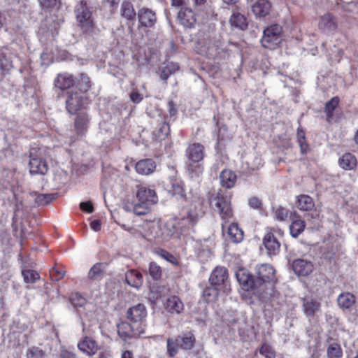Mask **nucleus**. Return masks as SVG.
<instances>
[{
	"mask_svg": "<svg viewBox=\"0 0 358 358\" xmlns=\"http://www.w3.org/2000/svg\"><path fill=\"white\" fill-rule=\"evenodd\" d=\"M275 273L271 264H264L258 266L255 278L257 299L262 303H269L273 307L280 303V294L275 289L277 282Z\"/></svg>",
	"mask_w": 358,
	"mask_h": 358,
	"instance_id": "1",
	"label": "nucleus"
},
{
	"mask_svg": "<svg viewBox=\"0 0 358 358\" xmlns=\"http://www.w3.org/2000/svg\"><path fill=\"white\" fill-rule=\"evenodd\" d=\"M209 203L214 211L217 212L221 220L224 222L222 224V229L224 230V224L228 222L234 216L231 195L227 191L219 189L216 194L210 195Z\"/></svg>",
	"mask_w": 358,
	"mask_h": 358,
	"instance_id": "2",
	"label": "nucleus"
},
{
	"mask_svg": "<svg viewBox=\"0 0 358 358\" xmlns=\"http://www.w3.org/2000/svg\"><path fill=\"white\" fill-rule=\"evenodd\" d=\"M199 216L197 213L188 212L187 217H184L177 221L174 224H167L166 227L169 231L165 236V239H170L173 236L178 238L180 235L189 234L194 227L198 222Z\"/></svg>",
	"mask_w": 358,
	"mask_h": 358,
	"instance_id": "3",
	"label": "nucleus"
},
{
	"mask_svg": "<svg viewBox=\"0 0 358 358\" xmlns=\"http://www.w3.org/2000/svg\"><path fill=\"white\" fill-rule=\"evenodd\" d=\"M196 343V338L192 332H185L175 338H168L167 355L169 357H174L178 352L179 349L189 350L192 349Z\"/></svg>",
	"mask_w": 358,
	"mask_h": 358,
	"instance_id": "4",
	"label": "nucleus"
},
{
	"mask_svg": "<svg viewBox=\"0 0 358 358\" xmlns=\"http://www.w3.org/2000/svg\"><path fill=\"white\" fill-rule=\"evenodd\" d=\"M76 20L84 34L91 35L95 25L92 19V13L87 6L86 0H81L75 9Z\"/></svg>",
	"mask_w": 358,
	"mask_h": 358,
	"instance_id": "5",
	"label": "nucleus"
},
{
	"mask_svg": "<svg viewBox=\"0 0 358 358\" xmlns=\"http://www.w3.org/2000/svg\"><path fill=\"white\" fill-rule=\"evenodd\" d=\"M282 41V27L274 24L266 28L261 40L263 47L270 50L276 49Z\"/></svg>",
	"mask_w": 358,
	"mask_h": 358,
	"instance_id": "6",
	"label": "nucleus"
},
{
	"mask_svg": "<svg viewBox=\"0 0 358 358\" xmlns=\"http://www.w3.org/2000/svg\"><path fill=\"white\" fill-rule=\"evenodd\" d=\"M89 99L78 92L71 91L67 93L66 109L71 115L76 114L78 111L85 108L89 104Z\"/></svg>",
	"mask_w": 358,
	"mask_h": 358,
	"instance_id": "7",
	"label": "nucleus"
},
{
	"mask_svg": "<svg viewBox=\"0 0 358 358\" xmlns=\"http://www.w3.org/2000/svg\"><path fill=\"white\" fill-rule=\"evenodd\" d=\"M209 282L210 284L222 289L224 292H227L229 289L227 269L223 266L215 267L210 273Z\"/></svg>",
	"mask_w": 358,
	"mask_h": 358,
	"instance_id": "8",
	"label": "nucleus"
},
{
	"mask_svg": "<svg viewBox=\"0 0 358 358\" xmlns=\"http://www.w3.org/2000/svg\"><path fill=\"white\" fill-rule=\"evenodd\" d=\"M117 333L120 337L124 341L137 338L144 333V326L134 324L131 322H122L117 325Z\"/></svg>",
	"mask_w": 358,
	"mask_h": 358,
	"instance_id": "9",
	"label": "nucleus"
},
{
	"mask_svg": "<svg viewBox=\"0 0 358 358\" xmlns=\"http://www.w3.org/2000/svg\"><path fill=\"white\" fill-rule=\"evenodd\" d=\"M236 277L243 289L257 297L255 277L243 268H239L236 272Z\"/></svg>",
	"mask_w": 358,
	"mask_h": 358,
	"instance_id": "10",
	"label": "nucleus"
},
{
	"mask_svg": "<svg viewBox=\"0 0 358 358\" xmlns=\"http://www.w3.org/2000/svg\"><path fill=\"white\" fill-rule=\"evenodd\" d=\"M147 316L146 307L143 303H138L127 309L126 317L134 324L143 325Z\"/></svg>",
	"mask_w": 358,
	"mask_h": 358,
	"instance_id": "11",
	"label": "nucleus"
},
{
	"mask_svg": "<svg viewBox=\"0 0 358 358\" xmlns=\"http://www.w3.org/2000/svg\"><path fill=\"white\" fill-rule=\"evenodd\" d=\"M178 20L185 28H194L196 24V17L194 10L188 7H181L178 13Z\"/></svg>",
	"mask_w": 358,
	"mask_h": 358,
	"instance_id": "12",
	"label": "nucleus"
},
{
	"mask_svg": "<svg viewBox=\"0 0 358 358\" xmlns=\"http://www.w3.org/2000/svg\"><path fill=\"white\" fill-rule=\"evenodd\" d=\"M29 157L30 160L29 166L30 173L31 175H45L48 170V166L45 160L35 156L32 151H31Z\"/></svg>",
	"mask_w": 358,
	"mask_h": 358,
	"instance_id": "13",
	"label": "nucleus"
},
{
	"mask_svg": "<svg viewBox=\"0 0 358 358\" xmlns=\"http://www.w3.org/2000/svg\"><path fill=\"white\" fill-rule=\"evenodd\" d=\"M263 245H264L267 254L269 256H274L278 254L280 249V243L274 234L273 231H270L266 234L263 238Z\"/></svg>",
	"mask_w": 358,
	"mask_h": 358,
	"instance_id": "14",
	"label": "nucleus"
},
{
	"mask_svg": "<svg viewBox=\"0 0 358 358\" xmlns=\"http://www.w3.org/2000/svg\"><path fill=\"white\" fill-rule=\"evenodd\" d=\"M204 146L199 143L189 144L185 151L187 159L194 162L198 163L202 161L205 157Z\"/></svg>",
	"mask_w": 358,
	"mask_h": 358,
	"instance_id": "15",
	"label": "nucleus"
},
{
	"mask_svg": "<svg viewBox=\"0 0 358 358\" xmlns=\"http://www.w3.org/2000/svg\"><path fill=\"white\" fill-rule=\"evenodd\" d=\"M137 16L141 27H152L157 22V16L154 11L148 8H142L138 10Z\"/></svg>",
	"mask_w": 358,
	"mask_h": 358,
	"instance_id": "16",
	"label": "nucleus"
},
{
	"mask_svg": "<svg viewBox=\"0 0 358 358\" xmlns=\"http://www.w3.org/2000/svg\"><path fill=\"white\" fill-rule=\"evenodd\" d=\"M90 123V118L87 113L80 112L76 113L74 120V129L79 136H83L87 132Z\"/></svg>",
	"mask_w": 358,
	"mask_h": 358,
	"instance_id": "17",
	"label": "nucleus"
},
{
	"mask_svg": "<svg viewBox=\"0 0 358 358\" xmlns=\"http://www.w3.org/2000/svg\"><path fill=\"white\" fill-rule=\"evenodd\" d=\"M292 266L294 273L301 276H307L313 270L312 262L303 259H296L294 260Z\"/></svg>",
	"mask_w": 358,
	"mask_h": 358,
	"instance_id": "18",
	"label": "nucleus"
},
{
	"mask_svg": "<svg viewBox=\"0 0 358 358\" xmlns=\"http://www.w3.org/2000/svg\"><path fill=\"white\" fill-rule=\"evenodd\" d=\"M318 28L324 33H330L337 28L336 18L330 13L322 16L318 23Z\"/></svg>",
	"mask_w": 358,
	"mask_h": 358,
	"instance_id": "19",
	"label": "nucleus"
},
{
	"mask_svg": "<svg viewBox=\"0 0 358 358\" xmlns=\"http://www.w3.org/2000/svg\"><path fill=\"white\" fill-rule=\"evenodd\" d=\"M302 308L306 317L313 318L320 308V303L313 298H302Z\"/></svg>",
	"mask_w": 358,
	"mask_h": 358,
	"instance_id": "20",
	"label": "nucleus"
},
{
	"mask_svg": "<svg viewBox=\"0 0 358 358\" xmlns=\"http://www.w3.org/2000/svg\"><path fill=\"white\" fill-rule=\"evenodd\" d=\"M271 9V3L268 0H257L252 6V10L258 17H264L268 15Z\"/></svg>",
	"mask_w": 358,
	"mask_h": 358,
	"instance_id": "21",
	"label": "nucleus"
},
{
	"mask_svg": "<svg viewBox=\"0 0 358 358\" xmlns=\"http://www.w3.org/2000/svg\"><path fill=\"white\" fill-rule=\"evenodd\" d=\"M136 171L141 175H150L156 169V163L152 159L139 160L135 166Z\"/></svg>",
	"mask_w": 358,
	"mask_h": 358,
	"instance_id": "22",
	"label": "nucleus"
},
{
	"mask_svg": "<svg viewBox=\"0 0 358 358\" xmlns=\"http://www.w3.org/2000/svg\"><path fill=\"white\" fill-rule=\"evenodd\" d=\"M56 87L65 90L69 89L75 85L73 76L69 73H59L54 81Z\"/></svg>",
	"mask_w": 358,
	"mask_h": 358,
	"instance_id": "23",
	"label": "nucleus"
},
{
	"mask_svg": "<svg viewBox=\"0 0 358 358\" xmlns=\"http://www.w3.org/2000/svg\"><path fill=\"white\" fill-rule=\"evenodd\" d=\"M108 264L105 262H98L92 266L87 273V278L91 281L101 280L106 270Z\"/></svg>",
	"mask_w": 358,
	"mask_h": 358,
	"instance_id": "24",
	"label": "nucleus"
},
{
	"mask_svg": "<svg viewBox=\"0 0 358 358\" xmlns=\"http://www.w3.org/2000/svg\"><path fill=\"white\" fill-rule=\"evenodd\" d=\"M290 218L292 220L289 226L290 234L293 238H297L304 231L306 223L295 212L291 214Z\"/></svg>",
	"mask_w": 358,
	"mask_h": 358,
	"instance_id": "25",
	"label": "nucleus"
},
{
	"mask_svg": "<svg viewBox=\"0 0 358 358\" xmlns=\"http://www.w3.org/2000/svg\"><path fill=\"white\" fill-rule=\"evenodd\" d=\"M136 196L138 201L141 202H146L147 203L150 204L155 203V192L145 187H138Z\"/></svg>",
	"mask_w": 358,
	"mask_h": 358,
	"instance_id": "26",
	"label": "nucleus"
},
{
	"mask_svg": "<svg viewBox=\"0 0 358 358\" xmlns=\"http://www.w3.org/2000/svg\"><path fill=\"white\" fill-rule=\"evenodd\" d=\"M220 185L227 189H231L234 187L237 176L231 170L224 169L220 174Z\"/></svg>",
	"mask_w": 358,
	"mask_h": 358,
	"instance_id": "27",
	"label": "nucleus"
},
{
	"mask_svg": "<svg viewBox=\"0 0 358 358\" xmlns=\"http://www.w3.org/2000/svg\"><path fill=\"white\" fill-rule=\"evenodd\" d=\"M125 280L129 286L138 289L143 285V278L139 271L130 269L125 273Z\"/></svg>",
	"mask_w": 358,
	"mask_h": 358,
	"instance_id": "28",
	"label": "nucleus"
},
{
	"mask_svg": "<svg viewBox=\"0 0 358 358\" xmlns=\"http://www.w3.org/2000/svg\"><path fill=\"white\" fill-rule=\"evenodd\" d=\"M184 306L182 301L177 296H169L165 303V308L171 313H180L183 310Z\"/></svg>",
	"mask_w": 358,
	"mask_h": 358,
	"instance_id": "29",
	"label": "nucleus"
},
{
	"mask_svg": "<svg viewBox=\"0 0 358 358\" xmlns=\"http://www.w3.org/2000/svg\"><path fill=\"white\" fill-rule=\"evenodd\" d=\"M79 350L88 355H94L98 350V345L94 340L90 337H85L78 343Z\"/></svg>",
	"mask_w": 358,
	"mask_h": 358,
	"instance_id": "30",
	"label": "nucleus"
},
{
	"mask_svg": "<svg viewBox=\"0 0 358 358\" xmlns=\"http://www.w3.org/2000/svg\"><path fill=\"white\" fill-rule=\"evenodd\" d=\"M137 13H136L133 4L127 0H124L121 3L120 15L122 17L126 19L128 22L134 21Z\"/></svg>",
	"mask_w": 358,
	"mask_h": 358,
	"instance_id": "31",
	"label": "nucleus"
},
{
	"mask_svg": "<svg viewBox=\"0 0 358 358\" xmlns=\"http://www.w3.org/2000/svg\"><path fill=\"white\" fill-rule=\"evenodd\" d=\"M227 235L230 241L234 243H239L243 240V231L236 222H233L228 227Z\"/></svg>",
	"mask_w": 358,
	"mask_h": 358,
	"instance_id": "32",
	"label": "nucleus"
},
{
	"mask_svg": "<svg viewBox=\"0 0 358 358\" xmlns=\"http://www.w3.org/2000/svg\"><path fill=\"white\" fill-rule=\"evenodd\" d=\"M339 166L344 170H353L357 167V161L354 155L345 153L338 160Z\"/></svg>",
	"mask_w": 358,
	"mask_h": 358,
	"instance_id": "33",
	"label": "nucleus"
},
{
	"mask_svg": "<svg viewBox=\"0 0 358 358\" xmlns=\"http://www.w3.org/2000/svg\"><path fill=\"white\" fill-rule=\"evenodd\" d=\"M295 205L300 210L308 211L314 208L315 203L310 196L301 194L297 196Z\"/></svg>",
	"mask_w": 358,
	"mask_h": 358,
	"instance_id": "34",
	"label": "nucleus"
},
{
	"mask_svg": "<svg viewBox=\"0 0 358 358\" xmlns=\"http://www.w3.org/2000/svg\"><path fill=\"white\" fill-rule=\"evenodd\" d=\"M75 85L81 93H87L92 87V83L90 77L85 73H80L75 79Z\"/></svg>",
	"mask_w": 358,
	"mask_h": 358,
	"instance_id": "35",
	"label": "nucleus"
},
{
	"mask_svg": "<svg viewBox=\"0 0 358 358\" xmlns=\"http://www.w3.org/2000/svg\"><path fill=\"white\" fill-rule=\"evenodd\" d=\"M220 288L218 287L210 285L203 289L202 292V297L207 303L215 302L220 294Z\"/></svg>",
	"mask_w": 358,
	"mask_h": 358,
	"instance_id": "36",
	"label": "nucleus"
},
{
	"mask_svg": "<svg viewBox=\"0 0 358 358\" xmlns=\"http://www.w3.org/2000/svg\"><path fill=\"white\" fill-rule=\"evenodd\" d=\"M339 101L340 99L338 96H334L325 104L324 113L326 114V120L329 123H331L334 120V112L338 106Z\"/></svg>",
	"mask_w": 358,
	"mask_h": 358,
	"instance_id": "37",
	"label": "nucleus"
},
{
	"mask_svg": "<svg viewBox=\"0 0 358 358\" xmlns=\"http://www.w3.org/2000/svg\"><path fill=\"white\" fill-rule=\"evenodd\" d=\"M232 27L240 30H245L248 28V22L245 15L239 13H234L229 20Z\"/></svg>",
	"mask_w": 358,
	"mask_h": 358,
	"instance_id": "38",
	"label": "nucleus"
},
{
	"mask_svg": "<svg viewBox=\"0 0 358 358\" xmlns=\"http://www.w3.org/2000/svg\"><path fill=\"white\" fill-rule=\"evenodd\" d=\"M169 191L171 192L173 195H178L181 199H185L186 197L184 184L179 179L173 178L170 179Z\"/></svg>",
	"mask_w": 358,
	"mask_h": 358,
	"instance_id": "39",
	"label": "nucleus"
},
{
	"mask_svg": "<svg viewBox=\"0 0 358 358\" xmlns=\"http://www.w3.org/2000/svg\"><path fill=\"white\" fill-rule=\"evenodd\" d=\"M327 358H341L343 357V350L341 345L333 342L329 343L327 348Z\"/></svg>",
	"mask_w": 358,
	"mask_h": 358,
	"instance_id": "40",
	"label": "nucleus"
},
{
	"mask_svg": "<svg viewBox=\"0 0 358 358\" xmlns=\"http://www.w3.org/2000/svg\"><path fill=\"white\" fill-rule=\"evenodd\" d=\"M34 195L35 202L38 206H45L52 201L56 198L55 194H38L37 192L31 193Z\"/></svg>",
	"mask_w": 358,
	"mask_h": 358,
	"instance_id": "41",
	"label": "nucleus"
},
{
	"mask_svg": "<svg viewBox=\"0 0 358 358\" xmlns=\"http://www.w3.org/2000/svg\"><path fill=\"white\" fill-rule=\"evenodd\" d=\"M355 303V296L350 294H341L338 298V305L345 308H350Z\"/></svg>",
	"mask_w": 358,
	"mask_h": 358,
	"instance_id": "42",
	"label": "nucleus"
},
{
	"mask_svg": "<svg viewBox=\"0 0 358 358\" xmlns=\"http://www.w3.org/2000/svg\"><path fill=\"white\" fill-rule=\"evenodd\" d=\"M148 273L155 281L161 280L162 277V269L155 262H150L148 266Z\"/></svg>",
	"mask_w": 358,
	"mask_h": 358,
	"instance_id": "43",
	"label": "nucleus"
},
{
	"mask_svg": "<svg viewBox=\"0 0 358 358\" xmlns=\"http://www.w3.org/2000/svg\"><path fill=\"white\" fill-rule=\"evenodd\" d=\"M69 300L74 308H83L87 303V299L79 292L72 293Z\"/></svg>",
	"mask_w": 358,
	"mask_h": 358,
	"instance_id": "44",
	"label": "nucleus"
},
{
	"mask_svg": "<svg viewBox=\"0 0 358 358\" xmlns=\"http://www.w3.org/2000/svg\"><path fill=\"white\" fill-rule=\"evenodd\" d=\"M22 275L26 283H34L40 278L39 273L31 269H22Z\"/></svg>",
	"mask_w": 358,
	"mask_h": 358,
	"instance_id": "45",
	"label": "nucleus"
},
{
	"mask_svg": "<svg viewBox=\"0 0 358 358\" xmlns=\"http://www.w3.org/2000/svg\"><path fill=\"white\" fill-rule=\"evenodd\" d=\"M150 203L138 201L134 205L133 211L137 215H144L150 212Z\"/></svg>",
	"mask_w": 358,
	"mask_h": 358,
	"instance_id": "46",
	"label": "nucleus"
},
{
	"mask_svg": "<svg viewBox=\"0 0 358 358\" xmlns=\"http://www.w3.org/2000/svg\"><path fill=\"white\" fill-rule=\"evenodd\" d=\"M13 67L12 61L6 57L3 48H0V70L8 71Z\"/></svg>",
	"mask_w": 358,
	"mask_h": 358,
	"instance_id": "47",
	"label": "nucleus"
},
{
	"mask_svg": "<svg viewBox=\"0 0 358 358\" xmlns=\"http://www.w3.org/2000/svg\"><path fill=\"white\" fill-rule=\"evenodd\" d=\"M27 358H45V352L37 346L29 348L26 353Z\"/></svg>",
	"mask_w": 358,
	"mask_h": 358,
	"instance_id": "48",
	"label": "nucleus"
},
{
	"mask_svg": "<svg viewBox=\"0 0 358 358\" xmlns=\"http://www.w3.org/2000/svg\"><path fill=\"white\" fill-rule=\"evenodd\" d=\"M169 124L166 122H163L160 124L159 128L154 131L153 133L157 138L164 139L169 135Z\"/></svg>",
	"mask_w": 358,
	"mask_h": 358,
	"instance_id": "49",
	"label": "nucleus"
},
{
	"mask_svg": "<svg viewBox=\"0 0 358 358\" xmlns=\"http://www.w3.org/2000/svg\"><path fill=\"white\" fill-rule=\"evenodd\" d=\"M179 66L176 65H167L164 66L160 73V77L162 80H166L169 76L174 73L177 70H178Z\"/></svg>",
	"mask_w": 358,
	"mask_h": 358,
	"instance_id": "50",
	"label": "nucleus"
},
{
	"mask_svg": "<svg viewBox=\"0 0 358 358\" xmlns=\"http://www.w3.org/2000/svg\"><path fill=\"white\" fill-rule=\"evenodd\" d=\"M41 8L43 10H50L55 8L60 0H38Z\"/></svg>",
	"mask_w": 358,
	"mask_h": 358,
	"instance_id": "51",
	"label": "nucleus"
},
{
	"mask_svg": "<svg viewBox=\"0 0 358 358\" xmlns=\"http://www.w3.org/2000/svg\"><path fill=\"white\" fill-rule=\"evenodd\" d=\"M259 353L266 358H275V352L273 348L267 343H264L259 349Z\"/></svg>",
	"mask_w": 358,
	"mask_h": 358,
	"instance_id": "52",
	"label": "nucleus"
},
{
	"mask_svg": "<svg viewBox=\"0 0 358 358\" xmlns=\"http://www.w3.org/2000/svg\"><path fill=\"white\" fill-rule=\"evenodd\" d=\"M65 271L61 268L54 266L50 272V278L54 281H59L65 275Z\"/></svg>",
	"mask_w": 358,
	"mask_h": 358,
	"instance_id": "53",
	"label": "nucleus"
},
{
	"mask_svg": "<svg viewBox=\"0 0 358 358\" xmlns=\"http://www.w3.org/2000/svg\"><path fill=\"white\" fill-rule=\"evenodd\" d=\"M288 217V210L286 208L278 206L275 210V217L276 220L280 221H284Z\"/></svg>",
	"mask_w": 358,
	"mask_h": 358,
	"instance_id": "54",
	"label": "nucleus"
},
{
	"mask_svg": "<svg viewBox=\"0 0 358 358\" xmlns=\"http://www.w3.org/2000/svg\"><path fill=\"white\" fill-rule=\"evenodd\" d=\"M216 126L217 127L218 129L217 135V144H220L222 141H224V132L227 131V128L226 127L225 125L220 127L218 122H216Z\"/></svg>",
	"mask_w": 358,
	"mask_h": 358,
	"instance_id": "55",
	"label": "nucleus"
},
{
	"mask_svg": "<svg viewBox=\"0 0 358 358\" xmlns=\"http://www.w3.org/2000/svg\"><path fill=\"white\" fill-rule=\"evenodd\" d=\"M248 204L253 209H259L262 205V201L256 196L250 198L248 201Z\"/></svg>",
	"mask_w": 358,
	"mask_h": 358,
	"instance_id": "56",
	"label": "nucleus"
},
{
	"mask_svg": "<svg viewBox=\"0 0 358 358\" xmlns=\"http://www.w3.org/2000/svg\"><path fill=\"white\" fill-rule=\"evenodd\" d=\"M129 96L130 100L134 103H139L143 100V95L136 90H133Z\"/></svg>",
	"mask_w": 358,
	"mask_h": 358,
	"instance_id": "57",
	"label": "nucleus"
},
{
	"mask_svg": "<svg viewBox=\"0 0 358 358\" xmlns=\"http://www.w3.org/2000/svg\"><path fill=\"white\" fill-rule=\"evenodd\" d=\"M80 208L82 210L87 213H92L94 211V207L91 201L81 202L80 203Z\"/></svg>",
	"mask_w": 358,
	"mask_h": 358,
	"instance_id": "58",
	"label": "nucleus"
},
{
	"mask_svg": "<svg viewBox=\"0 0 358 358\" xmlns=\"http://www.w3.org/2000/svg\"><path fill=\"white\" fill-rule=\"evenodd\" d=\"M120 0H103L104 3L108 4L110 12L113 13L116 10Z\"/></svg>",
	"mask_w": 358,
	"mask_h": 358,
	"instance_id": "59",
	"label": "nucleus"
},
{
	"mask_svg": "<svg viewBox=\"0 0 358 358\" xmlns=\"http://www.w3.org/2000/svg\"><path fill=\"white\" fill-rule=\"evenodd\" d=\"M169 112L171 117L175 116L178 113L176 104L173 100H170L168 102Z\"/></svg>",
	"mask_w": 358,
	"mask_h": 358,
	"instance_id": "60",
	"label": "nucleus"
},
{
	"mask_svg": "<svg viewBox=\"0 0 358 358\" xmlns=\"http://www.w3.org/2000/svg\"><path fill=\"white\" fill-rule=\"evenodd\" d=\"M159 255L164 259H166L170 262H173V260L175 259V257L173 255L165 250H160Z\"/></svg>",
	"mask_w": 358,
	"mask_h": 358,
	"instance_id": "61",
	"label": "nucleus"
},
{
	"mask_svg": "<svg viewBox=\"0 0 358 358\" xmlns=\"http://www.w3.org/2000/svg\"><path fill=\"white\" fill-rule=\"evenodd\" d=\"M301 152L303 155L306 154L309 150V145L308 144L306 140L299 142Z\"/></svg>",
	"mask_w": 358,
	"mask_h": 358,
	"instance_id": "62",
	"label": "nucleus"
},
{
	"mask_svg": "<svg viewBox=\"0 0 358 358\" xmlns=\"http://www.w3.org/2000/svg\"><path fill=\"white\" fill-rule=\"evenodd\" d=\"M306 140V134L303 129L300 126L297 129V141L301 142Z\"/></svg>",
	"mask_w": 358,
	"mask_h": 358,
	"instance_id": "63",
	"label": "nucleus"
},
{
	"mask_svg": "<svg viewBox=\"0 0 358 358\" xmlns=\"http://www.w3.org/2000/svg\"><path fill=\"white\" fill-rule=\"evenodd\" d=\"M101 224L100 220H94L91 222L90 227L95 231H99L101 230Z\"/></svg>",
	"mask_w": 358,
	"mask_h": 358,
	"instance_id": "64",
	"label": "nucleus"
}]
</instances>
